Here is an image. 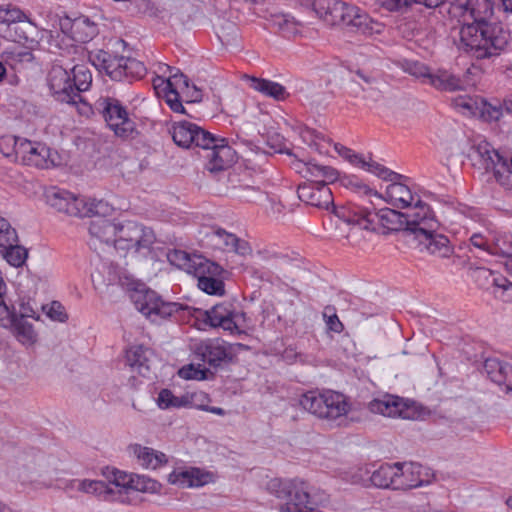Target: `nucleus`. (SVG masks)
Wrapping results in <instances>:
<instances>
[{
	"instance_id": "f257e3e1",
	"label": "nucleus",
	"mask_w": 512,
	"mask_h": 512,
	"mask_svg": "<svg viewBox=\"0 0 512 512\" xmlns=\"http://www.w3.org/2000/svg\"><path fill=\"white\" fill-rule=\"evenodd\" d=\"M335 215L347 224L358 225L365 230L377 231L382 228L383 233L407 231L411 234L415 231L417 225H424L423 230H428L435 226L429 217L428 205H417L406 213H402L390 208H382L378 211H371L367 207H362L355 203L334 207Z\"/></svg>"
},
{
	"instance_id": "f03ea898",
	"label": "nucleus",
	"mask_w": 512,
	"mask_h": 512,
	"mask_svg": "<svg viewBox=\"0 0 512 512\" xmlns=\"http://www.w3.org/2000/svg\"><path fill=\"white\" fill-rule=\"evenodd\" d=\"M511 39L510 30L501 22L486 20L460 26L456 45L472 59L494 62L509 51Z\"/></svg>"
},
{
	"instance_id": "7ed1b4c3",
	"label": "nucleus",
	"mask_w": 512,
	"mask_h": 512,
	"mask_svg": "<svg viewBox=\"0 0 512 512\" xmlns=\"http://www.w3.org/2000/svg\"><path fill=\"white\" fill-rule=\"evenodd\" d=\"M172 138L180 147L194 146L205 151L204 157L207 159L205 167L212 173L227 169L234 161V150L229 146L226 138L215 136L194 123L188 121L175 123Z\"/></svg>"
},
{
	"instance_id": "20e7f679",
	"label": "nucleus",
	"mask_w": 512,
	"mask_h": 512,
	"mask_svg": "<svg viewBox=\"0 0 512 512\" xmlns=\"http://www.w3.org/2000/svg\"><path fill=\"white\" fill-rule=\"evenodd\" d=\"M313 10L330 25H343L366 36L381 34L384 25L360 7L342 0H314Z\"/></svg>"
},
{
	"instance_id": "39448f33",
	"label": "nucleus",
	"mask_w": 512,
	"mask_h": 512,
	"mask_svg": "<svg viewBox=\"0 0 512 512\" xmlns=\"http://www.w3.org/2000/svg\"><path fill=\"white\" fill-rule=\"evenodd\" d=\"M298 172L306 179L299 184V199L307 205L320 209H329L333 205V194L328 186L338 178V171L331 166L321 165L315 161L299 162Z\"/></svg>"
},
{
	"instance_id": "423d86ee",
	"label": "nucleus",
	"mask_w": 512,
	"mask_h": 512,
	"mask_svg": "<svg viewBox=\"0 0 512 512\" xmlns=\"http://www.w3.org/2000/svg\"><path fill=\"white\" fill-rule=\"evenodd\" d=\"M44 196L46 203L50 207L70 216H106L113 210L112 206L104 200L79 197L66 189L56 186L47 188Z\"/></svg>"
},
{
	"instance_id": "0eeeda50",
	"label": "nucleus",
	"mask_w": 512,
	"mask_h": 512,
	"mask_svg": "<svg viewBox=\"0 0 512 512\" xmlns=\"http://www.w3.org/2000/svg\"><path fill=\"white\" fill-rule=\"evenodd\" d=\"M468 156L476 169L491 174L493 179L506 189H512V172L508 159L484 137L476 136L472 140Z\"/></svg>"
},
{
	"instance_id": "6e6552de",
	"label": "nucleus",
	"mask_w": 512,
	"mask_h": 512,
	"mask_svg": "<svg viewBox=\"0 0 512 512\" xmlns=\"http://www.w3.org/2000/svg\"><path fill=\"white\" fill-rule=\"evenodd\" d=\"M266 490L282 503L280 512H322L312 501L309 484L299 478H273L266 483Z\"/></svg>"
},
{
	"instance_id": "1a4fd4ad",
	"label": "nucleus",
	"mask_w": 512,
	"mask_h": 512,
	"mask_svg": "<svg viewBox=\"0 0 512 512\" xmlns=\"http://www.w3.org/2000/svg\"><path fill=\"white\" fill-rule=\"evenodd\" d=\"M299 404L315 417L338 425L350 411L346 396L333 390L307 391L301 395Z\"/></svg>"
},
{
	"instance_id": "9d476101",
	"label": "nucleus",
	"mask_w": 512,
	"mask_h": 512,
	"mask_svg": "<svg viewBox=\"0 0 512 512\" xmlns=\"http://www.w3.org/2000/svg\"><path fill=\"white\" fill-rule=\"evenodd\" d=\"M108 483L101 480H74L73 486L78 491L96 496L99 500L107 502H120L130 504L128 490L133 473H126L116 468H106L104 472Z\"/></svg>"
},
{
	"instance_id": "9b49d317",
	"label": "nucleus",
	"mask_w": 512,
	"mask_h": 512,
	"mask_svg": "<svg viewBox=\"0 0 512 512\" xmlns=\"http://www.w3.org/2000/svg\"><path fill=\"white\" fill-rule=\"evenodd\" d=\"M156 235L152 228L134 221H119L114 248L124 255L132 254L140 257L152 255Z\"/></svg>"
},
{
	"instance_id": "f8f14e48",
	"label": "nucleus",
	"mask_w": 512,
	"mask_h": 512,
	"mask_svg": "<svg viewBox=\"0 0 512 512\" xmlns=\"http://www.w3.org/2000/svg\"><path fill=\"white\" fill-rule=\"evenodd\" d=\"M95 108L115 136L130 139L137 134L135 122L130 118L126 107L117 98L100 97L95 102Z\"/></svg>"
},
{
	"instance_id": "ddd939ff",
	"label": "nucleus",
	"mask_w": 512,
	"mask_h": 512,
	"mask_svg": "<svg viewBox=\"0 0 512 512\" xmlns=\"http://www.w3.org/2000/svg\"><path fill=\"white\" fill-rule=\"evenodd\" d=\"M493 0H450L448 15L461 26L480 23L493 15Z\"/></svg>"
},
{
	"instance_id": "4468645a",
	"label": "nucleus",
	"mask_w": 512,
	"mask_h": 512,
	"mask_svg": "<svg viewBox=\"0 0 512 512\" xmlns=\"http://www.w3.org/2000/svg\"><path fill=\"white\" fill-rule=\"evenodd\" d=\"M18 159L21 164L37 169H51L59 164L57 151L45 143L28 139L19 146Z\"/></svg>"
},
{
	"instance_id": "2eb2a0df",
	"label": "nucleus",
	"mask_w": 512,
	"mask_h": 512,
	"mask_svg": "<svg viewBox=\"0 0 512 512\" xmlns=\"http://www.w3.org/2000/svg\"><path fill=\"white\" fill-rule=\"evenodd\" d=\"M131 297L136 308L148 317L155 315L161 318H167L183 309L180 303L165 302L155 291L149 289L135 291Z\"/></svg>"
},
{
	"instance_id": "dca6fc26",
	"label": "nucleus",
	"mask_w": 512,
	"mask_h": 512,
	"mask_svg": "<svg viewBox=\"0 0 512 512\" xmlns=\"http://www.w3.org/2000/svg\"><path fill=\"white\" fill-rule=\"evenodd\" d=\"M397 475L394 478L395 490L407 491L431 482L430 469L416 462H396Z\"/></svg>"
},
{
	"instance_id": "f3484780",
	"label": "nucleus",
	"mask_w": 512,
	"mask_h": 512,
	"mask_svg": "<svg viewBox=\"0 0 512 512\" xmlns=\"http://www.w3.org/2000/svg\"><path fill=\"white\" fill-rule=\"evenodd\" d=\"M473 281L482 289L493 288V293L504 302L512 301V282L499 272L485 267H476L470 271Z\"/></svg>"
},
{
	"instance_id": "a211bd4d",
	"label": "nucleus",
	"mask_w": 512,
	"mask_h": 512,
	"mask_svg": "<svg viewBox=\"0 0 512 512\" xmlns=\"http://www.w3.org/2000/svg\"><path fill=\"white\" fill-rule=\"evenodd\" d=\"M48 86L57 101L77 104L82 101L81 94L74 91L71 74L62 66L55 65L48 74Z\"/></svg>"
},
{
	"instance_id": "6ab92c4d",
	"label": "nucleus",
	"mask_w": 512,
	"mask_h": 512,
	"mask_svg": "<svg viewBox=\"0 0 512 512\" xmlns=\"http://www.w3.org/2000/svg\"><path fill=\"white\" fill-rule=\"evenodd\" d=\"M333 146L339 156L344 158L350 164L368 171L383 180H394L401 177L398 173L388 169L387 167L372 160L371 158L366 160L362 154L356 153L354 150L340 143H334Z\"/></svg>"
},
{
	"instance_id": "aec40b11",
	"label": "nucleus",
	"mask_w": 512,
	"mask_h": 512,
	"mask_svg": "<svg viewBox=\"0 0 512 512\" xmlns=\"http://www.w3.org/2000/svg\"><path fill=\"white\" fill-rule=\"evenodd\" d=\"M429 217L432 219L435 226L429 229V231H426V229L422 230V228H425L424 225L419 223L415 228L413 235L430 254L437 255L439 257H447L451 253L449 240L446 236L435 233L438 228V221L430 207Z\"/></svg>"
},
{
	"instance_id": "412c9836",
	"label": "nucleus",
	"mask_w": 512,
	"mask_h": 512,
	"mask_svg": "<svg viewBox=\"0 0 512 512\" xmlns=\"http://www.w3.org/2000/svg\"><path fill=\"white\" fill-rule=\"evenodd\" d=\"M411 402L399 396L386 394L369 402L368 408L372 413L387 417H400L410 419L414 416Z\"/></svg>"
},
{
	"instance_id": "4be33fe9",
	"label": "nucleus",
	"mask_w": 512,
	"mask_h": 512,
	"mask_svg": "<svg viewBox=\"0 0 512 512\" xmlns=\"http://www.w3.org/2000/svg\"><path fill=\"white\" fill-rule=\"evenodd\" d=\"M205 322L213 328H222L231 334L240 333L236 323L237 313L231 303L224 302L214 305L204 313Z\"/></svg>"
},
{
	"instance_id": "5701e85b",
	"label": "nucleus",
	"mask_w": 512,
	"mask_h": 512,
	"mask_svg": "<svg viewBox=\"0 0 512 512\" xmlns=\"http://www.w3.org/2000/svg\"><path fill=\"white\" fill-rule=\"evenodd\" d=\"M399 175L401 176L400 178L390 180L392 183L386 187L383 195L385 201L394 207L400 209L409 208V210L417 205H427L420 200L417 194H413L407 185L399 182L403 178L401 174Z\"/></svg>"
},
{
	"instance_id": "b1692460",
	"label": "nucleus",
	"mask_w": 512,
	"mask_h": 512,
	"mask_svg": "<svg viewBox=\"0 0 512 512\" xmlns=\"http://www.w3.org/2000/svg\"><path fill=\"white\" fill-rule=\"evenodd\" d=\"M159 72L162 76H156L153 81V88L158 97H162L175 88H179L181 84L188 86V78L175 67L166 64L159 65Z\"/></svg>"
},
{
	"instance_id": "393cba45",
	"label": "nucleus",
	"mask_w": 512,
	"mask_h": 512,
	"mask_svg": "<svg viewBox=\"0 0 512 512\" xmlns=\"http://www.w3.org/2000/svg\"><path fill=\"white\" fill-rule=\"evenodd\" d=\"M159 72L162 76H156L153 81V88L158 97H162L175 88H179L181 84L188 86V78L175 67L166 64L159 65Z\"/></svg>"
},
{
	"instance_id": "a878e982",
	"label": "nucleus",
	"mask_w": 512,
	"mask_h": 512,
	"mask_svg": "<svg viewBox=\"0 0 512 512\" xmlns=\"http://www.w3.org/2000/svg\"><path fill=\"white\" fill-rule=\"evenodd\" d=\"M195 353L203 362L213 367L220 366L229 357L225 343L219 339L201 341L196 345Z\"/></svg>"
},
{
	"instance_id": "bb28decb",
	"label": "nucleus",
	"mask_w": 512,
	"mask_h": 512,
	"mask_svg": "<svg viewBox=\"0 0 512 512\" xmlns=\"http://www.w3.org/2000/svg\"><path fill=\"white\" fill-rule=\"evenodd\" d=\"M35 32L36 26L27 17L14 26H0L1 37L25 45L28 48H31L36 43L34 38Z\"/></svg>"
},
{
	"instance_id": "cd10ccee",
	"label": "nucleus",
	"mask_w": 512,
	"mask_h": 512,
	"mask_svg": "<svg viewBox=\"0 0 512 512\" xmlns=\"http://www.w3.org/2000/svg\"><path fill=\"white\" fill-rule=\"evenodd\" d=\"M62 30L75 42L86 43L97 34V26L86 16L73 20L67 19L62 23Z\"/></svg>"
},
{
	"instance_id": "c85d7f7f",
	"label": "nucleus",
	"mask_w": 512,
	"mask_h": 512,
	"mask_svg": "<svg viewBox=\"0 0 512 512\" xmlns=\"http://www.w3.org/2000/svg\"><path fill=\"white\" fill-rule=\"evenodd\" d=\"M418 70L419 72L415 73L416 76L426 78L428 83L438 90L453 92L463 88L462 80L447 70L430 73L425 66H420Z\"/></svg>"
},
{
	"instance_id": "c756f323",
	"label": "nucleus",
	"mask_w": 512,
	"mask_h": 512,
	"mask_svg": "<svg viewBox=\"0 0 512 512\" xmlns=\"http://www.w3.org/2000/svg\"><path fill=\"white\" fill-rule=\"evenodd\" d=\"M41 461H43L41 455H36L31 460L26 461L23 470L18 475L23 485H30L33 489L49 488L52 486V479L45 478L43 471L40 469Z\"/></svg>"
},
{
	"instance_id": "7c9ffc66",
	"label": "nucleus",
	"mask_w": 512,
	"mask_h": 512,
	"mask_svg": "<svg viewBox=\"0 0 512 512\" xmlns=\"http://www.w3.org/2000/svg\"><path fill=\"white\" fill-rule=\"evenodd\" d=\"M484 370L491 381L504 386L505 394L512 395V366L497 358H488L484 362Z\"/></svg>"
},
{
	"instance_id": "2f4dec72",
	"label": "nucleus",
	"mask_w": 512,
	"mask_h": 512,
	"mask_svg": "<svg viewBox=\"0 0 512 512\" xmlns=\"http://www.w3.org/2000/svg\"><path fill=\"white\" fill-rule=\"evenodd\" d=\"M119 221H111L100 217L94 219L89 224V234L91 237L105 244L115 245Z\"/></svg>"
},
{
	"instance_id": "473e14b6",
	"label": "nucleus",
	"mask_w": 512,
	"mask_h": 512,
	"mask_svg": "<svg viewBox=\"0 0 512 512\" xmlns=\"http://www.w3.org/2000/svg\"><path fill=\"white\" fill-rule=\"evenodd\" d=\"M130 451L137 458L139 465L146 469H157L168 461L167 456L163 452L140 444L131 445Z\"/></svg>"
},
{
	"instance_id": "72a5a7b5",
	"label": "nucleus",
	"mask_w": 512,
	"mask_h": 512,
	"mask_svg": "<svg viewBox=\"0 0 512 512\" xmlns=\"http://www.w3.org/2000/svg\"><path fill=\"white\" fill-rule=\"evenodd\" d=\"M152 352L143 345H132L126 350V364L139 374L145 376L150 370V356Z\"/></svg>"
},
{
	"instance_id": "f704fd0d",
	"label": "nucleus",
	"mask_w": 512,
	"mask_h": 512,
	"mask_svg": "<svg viewBox=\"0 0 512 512\" xmlns=\"http://www.w3.org/2000/svg\"><path fill=\"white\" fill-rule=\"evenodd\" d=\"M209 237L222 250L240 254H245L247 250L246 242L241 243L235 234L229 233L220 227H213Z\"/></svg>"
},
{
	"instance_id": "c9c22d12",
	"label": "nucleus",
	"mask_w": 512,
	"mask_h": 512,
	"mask_svg": "<svg viewBox=\"0 0 512 512\" xmlns=\"http://www.w3.org/2000/svg\"><path fill=\"white\" fill-rule=\"evenodd\" d=\"M249 80L250 87L266 97L283 101L289 96L286 88L278 82L257 77H250Z\"/></svg>"
},
{
	"instance_id": "e433bc0d",
	"label": "nucleus",
	"mask_w": 512,
	"mask_h": 512,
	"mask_svg": "<svg viewBox=\"0 0 512 512\" xmlns=\"http://www.w3.org/2000/svg\"><path fill=\"white\" fill-rule=\"evenodd\" d=\"M396 463H384L372 471L369 482L377 488L395 490L394 478L397 475Z\"/></svg>"
},
{
	"instance_id": "4c0bfd02",
	"label": "nucleus",
	"mask_w": 512,
	"mask_h": 512,
	"mask_svg": "<svg viewBox=\"0 0 512 512\" xmlns=\"http://www.w3.org/2000/svg\"><path fill=\"white\" fill-rule=\"evenodd\" d=\"M157 406L162 409L170 408H187L192 406L191 397L189 395H182L181 397L175 396L171 390L162 389L158 393L156 400Z\"/></svg>"
},
{
	"instance_id": "58836bf2",
	"label": "nucleus",
	"mask_w": 512,
	"mask_h": 512,
	"mask_svg": "<svg viewBox=\"0 0 512 512\" xmlns=\"http://www.w3.org/2000/svg\"><path fill=\"white\" fill-rule=\"evenodd\" d=\"M16 339L24 345H32L37 341V333L33 325L22 318H15L13 325L9 327Z\"/></svg>"
},
{
	"instance_id": "ea45409f",
	"label": "nucleus",
	"mask_w": 512,
	"mask_h": 512,
	"mask_svg": "<svg viewBox=\"0 0 512 512\" xmlns=\"http://www.w3.org/2000/svg\"><path fill=\"white\" fill-rule=\"evenodd\" d=\"M0 253L9 265L16 268L23 266L28 257L27 249L19 242L0 247Z\"/></svg>"
},
{
	"instance_id": "a19ab883",
	"label": "nucleus",
	"mask_w": 512,
	"mask_h": 512,
	"mask_svg": "<svg viewBox=\"0 0 512 512\" xmlns=\"http://www.w3.org/2000/svg\"><path fill=\"white\" fill-rule=\"evenodd\" d=\"M71 80L75 92L80 94L87 91L92 83V74L89 68L84 64L74 65L71 69Z\"/></svg>"
},
{
	"instance_id": "79ce46f5",
	"label": "nucleus",
	"mask_w": 512,
	"mask_h": 512,
	"mask_svg": "<svg viewBox=\"0 0 512 512\" xmlns=\"http://www.w3.org/2000/svg\"><path fill=\"white\" fill-rule=\"evenodd\" d=\"M130 490L141 493L157 494L161 490V484L145 475L134 474L130 479Z\"/></svg>"
},
{
	"instance_id": "37998d69",
	"label": "nucleus",
	"mask_w": 512,
	"mask_h": 512,
	"mask_svg": "<svg viewBox=\"0 0 512 512\" xmlns=\"http://www.w3.org/2000/svg\"><path fill=\"white\" fill-rule=\"evenodd\" d=\"M123 61V81L131 82L133 80L141 79L146 74V67L144 64L130 57H124Z\"/></svg>"
},
{
	"instance_id": "c03bdc74",
	"label": "nucleus",
	"mask_w": 512,
	"mask_h": 512,
	"mask_svg": "<svg viewBox=\"0 0 512 512\" xmlns=\"http://www.w3.org/2000/svg\"><path fill=\"white\" fill-rule=\"evenodd\" d=\"M492 255L512 257V234L510 232H495L493 235Z\"/></svg>"
},
{
	"instance_id": "a18cd8bd",
	"label": "nucleus",
	"mask_w": 512,
	"mask_h": 512,
	"mask_svg": "<svg viewBox=\"0 0 512 512\" xmlns=\"http://www.w3.org/2000/svg\"><path fill=\"white\" fill-rule=\"evenodd\" d=\"M25 138L12 135L2 136L0 138V152L14 162H18L19 146L23 144Z\"/></svg>"
},
{
	"instance_id": "49530a36",
	"label": "nucleus",
	"mask_w": 512,
	"mask_h": 512,
	"mask_svg": "<svg viewBox=\"0 0 512 512\" xmlns=\"http://www.w3.org/2000/svg\"><path fill=\"white\" fill-rule=\"evenodd\" d=\"M341 184L351 190L352 192L363 196H376L381 197L376 191L365 184L361 179L356 176H347L341 179Z\"/></svg>"
},
{
	"instance_id": "de8ad7c7",
	"label": "nucleus",
	"mask_w": 512,
	"mask_h": 512,
	"mask_svg": "<svg viewBox=\"0 0 512 512\" xmlns=\"http://www.w3.org/2000/svg\"><path fill=\"white\" fill-rule=\"evenodd\" d=\"M167 259L170 262V264L178 267L179 269L186 270L188 272L195 268L196 265L191 256L183 250H170L167 253Z\"/></svg>"
},
{
	"instance_id": "09e8293b",
	"label": "nucleus",
	"mask_w": 512,
	"mask_h": 512,
	"mask_svg": "<svg viewBox=\"0 0 512 512\" xmlns=\"http://www.w3.org/2000/svg\"><path fill=\"white\" fill-rule=\"evenodd\" d=\"M23 18H26V15L19 8L13 5L0 6V26H14Z\"/></svg>"
},
{
	"instance_id": "8fccbe9b",
	"label": "nucleus",
	"mask_w": 512,
	"mask_h": 512,
	"mask_svg": "<svg viewBox=\"0 0 512 512\" xmlns=\"http://www.w3.org/2000/svg\"><path fill=\"white\" fill-rule=\"evenodd\" d=\"M198 287L209 295H223L225 292L222 280L210 276H198Z\"/></svg>"
},
{
	"instance_id": "3c124183",
	"label": "nucleus",
	"mask_w": 512,
	"mask_h": 512,
	"mask_svg": "<svg viewBox=\"0 0 512 512\" xmlns=\"http://www.w3.org/2000/svg\"><path fill=\"white\" fill-rule=\"evenodd\" d=\"M124 56H113L109 53V58L107 59V64L105 66L104 72L115 81H123V74H121L123 70V61Z\"/></svg>"
},
{
	"instance_id": "603ef678",
	"label": "nucleus",
	"mask_w": 512,
	"mask_h": 512,
	"mask_svg": "<svg viewBox=\"0 0 512 512\" xmlns=\"http://www.w3.org/2000/svg\"><path fill=\"white\" fill-rule=\"evenodd\" d=\"M19 242L16 229L10 222L0 215V247L9 245V243Z\"/></svg>"
},
{
	"instance_id": "864d4df0",
	"label": "nucleus",
	"mask_w": 512,
	"mask_h": 512,
	"mask_svg": "<svg viewBox=\"0 0 512 512\" xmlns=\"http://www.w3.org/2000/svg\"><path fill=\"white\" fill-rule=\"evenodd\" d=\"M372 471L368 465H359L352 467L346 474V479L352 484L365 485L370 478Z\"/></svg>"
},
{
	"instance_id": "5fc2aeb1",
	"label": "nucleus",
	"mask_w": 512,
	"mask_h": 512,
	"mask_svg": "<svg viewBox=\"0 0 512 512\" xmlns=\"http://www.w3.org/2000/svg\"><path fill=\"white\" fill-rule=\"evenodd\" d=\"M301 137L304 142H306L309 146H314L316 149H320L322 147V143H331L330 139L325 138L321 132L311 128L302 129Z\"/></svg>"
},
{
	"instance_id": "6e6d98bb",
	"label": "nucleus",
	"mask_w": 512,
	"mask_h": 512,
	"mask_svg": "<svg viewBox=\"0 0 512 512\" xmlns=\"http://www.w3.org/2000/svg\"><path fill=\"white\" fill-rule=\"evenodd\" d=\"M190 473L191 487H201L214 481L213 473L203 471L200 468H190Z\"/></svg>"
},
{
	"instance_id": "4d7b16f0",
	"label": "nucleus",
	"mask_w": 512,
	"mask_h": 512,
	"mask_svg": "<svg viewBox=\"0 0 512 512\" xmlns=\"http://www.w3.org/2000/svg\"><path fill=\"white\" fill-rule=\"evenodd\" d=\"M161 98H164L166 104L169 108L175 113H185L184 106L180 99V91L179 88H175L172 91H168V93Z\"/></svg>"
},
{
	"instance_id": "13d9d810",
	"label": "nucleus",
	"mask_w": 512,
	"mask_h": 512,
	"mask_svg": "<svg viewBox=\"0 0 512 512\" xmlns=\"http://www.w3.org/2000/svg\"><path fill=\"white\" fill-rule=\"evenodd\" d=\"M334 309L327 307L323 313V317L325 319V323L327 325L328 330L335 332V333H341L344 330V325L339 320L338 316L335 312H333Z\"/></svg>"
},
{
	"instance_id": "bf43d9fd",
	"label": "nucleus",
	"mask_w": 512,
	"mask_h": 512,
	"mask_svg": "<svg viewBox=\"0 0 512 512\" xmlns=\"http://www.w3.org/2000/svg\"><path fill=\"white\" fill-rule=\"evenodd\" d=\"M179 376L183 379L190 380H203L206 377V371L199 367H195L193 364L182 367L179 372Z\"/></svg>"
},
{
	"instance_id": "052dcab7",
	"label": "nucleus",
	"mask_w": 512,
	"mask_h": 512,
	"mask_svg": "<svg viewBox=\"0 0 512 512\" xmlns=\"http://www.w3.org/2000/svg\"><path fill=\"white\" fill-rule=\"evenodd\" d=\"M17 314L11 311L3 300V296H0V326L9 328L13 325Z\"/></svg>"
},
{
	"instance_id": "680f3d73",
	"label": "nucleus",
	"mask_w": 512,
	"mask_h": 512,
	"mask_svg": "<svg viewBox=\"0 0 512 512\" xmlns=\"http://www.w3.org/2000/svg\"><path fill=\"white\" fill-rule=\"evenodd\" d=\"M190 469L173 471L169 475V482L180 487H191Z\"/></svg>"
},
{
	"instance_id": "e2e57ef3",
	"label": "nucleus",
	"mask_w": 512,
	"mask_h": 512,
	"mask_svg": "<svg viewBox=\"0 0 512 512\" xmlns=\"http://www.w3.org/2000/svg\"><path fill=\"white\" fill-rule=\"evenodd\" d=\"M470 243L473 247L480 249L488 254H492L493 241H489L485 236L480 233H474L470 237Z\"/></svg>"
},
{
	"instance_id": "0e129e2a",
	"label": "nucleus",
	"mask_w": 512,
	"mask_h": 512,
	"mask_svg": "<svg viewBox=\"0 0 512 512\" xmlns=\"http://www.w3.org/2000/svg\"><path fill=\"white\" fill-rule=\"evenodd\" d=\"M179 91L184 94L187 99V102H200L202 100V91L194 84L190 85L188 82V86H184L181 84L179 87Z\"/></svg>"
},
{
	"instance_id": "69168bd1",
	"label": "nucleus",
	"mask_w": 512,
	"mask_h": 512,
	"mask_svg": "<svg viewBox=\"0 0 512 512\" xmlns=\"http://www.w3.org/2000/svg\"><path fill=\"white\" fill-rule=\"evenodd\" d=\"M47 316L58 322H65L67 320V314L63 305L60 302L53 301L47 311Z\"/></svg>"
},
{
	"instance_id": "338daca9",
	"label": "nucleus",
	"mask_w": 512,
	"mask_h": 512,
	"mask_svg": "<svg viewBox=\"0 0 512 512\" xmlns=\"http://www.w3.org/2000/svg\"><path fill=\"white\" fill-rule=\"evenodd\" d=\"M109 58V53L103 50H99L97 52H92L89 54V60L91 63L99 70L104 71Z\"/></svg>"
},
{
	"instance_id": "774afa93",
	"label": "nucleus",
	"mask_w": 512,
	"mask_h": 512,
	"mask_svg": "<svg viewBox=\"0 0 512 512\" xmlns=\"http://www.w3.org/2000/svg\"><path fill=\"white\" fill-rule=\"evenodd\" d=\"M413 0H380L381 6L391 12L406 9Z\"/></svg>"
}]
</instances>
